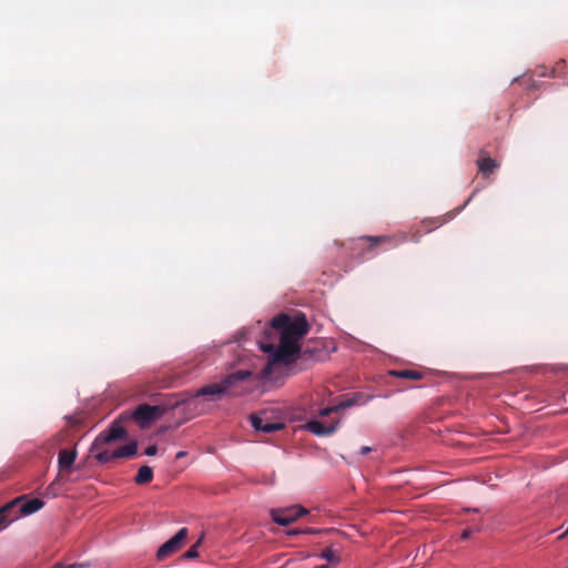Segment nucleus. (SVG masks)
Returning <instances> with one entry per match:
<instances>
[{
	"mask_svg": "<svg viewBox=\"0 0 568 568\" xmlns=\"http://www.w3.org/2000/svg\"><path fill=\"white\" fill-rule=\"evenodd\" d=\"M202 542V538H200L187 551L184 552L183 557L186 559H194L199 557L197 547Z\"/></svg>",
	"mask_w": 568,
	"mask_h": 568,
	"instance_id": "obj_18",
	"label": "nucleus"
},
{
	"mask_svg": "<svg viewBox=\"0 0 568 568\" xmlns=\"http://www.w3.org/2000/svg\"><path fill=\"white\" fill-rule=\"evenodd\" d=\"M409 240L413 241V242H418L419 241V235L414 233V234L410 235Z\"/></svg>",
	"mask_w": 568,
	"mask_h": 568,
	"instance_id": "obj_25",
	"label": "nucleus"
},
{
	"mask_svg": "<svg viewBox=\"0 0 568 568\" xmlns=\"http://www.w3.org/2000/svg\"><path fill=\"white\" fill-rule=\"evenodd\" d=\"M308 511L306 508L294 505L285 508H274L271 509L270 515L276 524L281 526H288L293 521L297 520L300 517L306 515Z\"/></svg>",
	"mask_w": 568,
	"mask_h": 568,
	"instance_id": "obj_6",
	"label": "nucleus"
},
{
	"mask_svg": "<svg viewBox=\"0 0 568 568\" xmlns=\"http://www.w3.org/2000/svg\"><path fill=\"white\" fill-rule=\"evenodd\" d=\"M23 499L24 497H17L0 507V531L22 516V513H20L19 503Z\"/></svg>",
	"mask_w": 568,
	"mask_h": 568,
	"instance_id": "obj_8",
	"label": "nucleus"
},
{
	"mask_svg": "<svg viewBox=\"0 0 568 568\" xmlns=\"http://www.w3.org/2000/svg\"><path fill=\"white\" fill-rule=\"evenodd\" d=\"M393 237V241L394 242V245H397V242H395V236H392Z\"/></svg>",
	"mask_w": 568,
	"mask_h": 568,
	"instance_id": "obj_32",
	"label": "nucleus"
},
{
	"mask_svg": "<svg viewBox=\"0 0 568 568\" xmlns=\"http://www.w3.org/2000/svg\"><path fill=\"white\" fill-rule=\"evenodd\" d=\"M104 446L105 445H100L98 449H93L92 447L90 449L92 453H95V459L100 464H106L118 458H132L138 452L136 442H131L130 444L121 446L113 452L105 449Z\"/></svg>",
	"mask_w": 568,
	"mask_h": 568,
	"instance_id": "obj_3",
	"label": "nucleus"
},
{
	"mask_svg": "<svg viewBox=\"0 0 568 568\" xmlns=\"http://www.w3.org/2000/svg\"><path fill=\"white\" fill-rule=\"evenodd\" d=\"M320 557L327 560L331 564H336L339 561V557L332 548H325Z\"/></svg>",
	"mask_w": 568,
	"mask_h": 568,
	"instance_id": "obj_17",
	"label": "nucleus"
},
{
	"mask_svg": "<svg viewBox=\"0 0 568 568\" xmlns=\"http://www.w3.org/2000/svg\"><path fill=\"white\" fill-rule=\"evenodd\" d=\"M565 64V60H561L559 63H558V67L559 65H564Z\"/></svg>",
	"mask_w": 568,
	"mask_h": 568,
	"instance_id": "obj_31",
	"label": "nucleus"
},
{
	"mask_svg": "<svg viewBox=\"0 0 568 568\" xmlns=\"http://www.w3.org/2000/svg\"><path fill=\"white\" fill-rule=\"evenodd\" d=\"M77 458L75 450L61 449L58 455V464L60 471L69 470Z\"/></svg>",
	"mask_w": 568,
	"mask_h": 568,
	"instance_id": "obj_13",
	"label": "nucleus"
},
{
	"mask_svg": "<svg viewBox=\"0 0 568 568\" xmlns=\"http://www.w3.org/2000/svg\"><path fill=\"white\" fill-rule=\"evenodd\" d=\"M556 72H557V68H554L552 71H551V75L555 77Z\"/></svg>",
	"mask_w": 568,
	"mask_h": 568,
	"instance_id": "obj_30",
	"label": "nucleus"
},
{
	"mask_svg": "<svg viewBox=\"0 0 568 568\" xmlns=\"http://www.w3.org/2000/svg\"><path fill=\"white\" fill-rule=\"evenodd\" d=\"M338 427V422L326 424L322 420H311L307 423L306 428L314 435L328 436L332 435Z\"/></svg>",
	"mask_w": 568,
	"mask_h": 568,
	"instance_id": "obj_9",
	"label": "nucleus"
},
{
	"mask_svg": "<svg viewBox=\"0 0 568 568\" xmlns=\"http://www.w3.org/2000/svg\"><path fill=\"white\" fill-rule=\"evenodd\" d=\"M20 497H24V499L19 503L22 516H30L42 509L44 506V501L40 498L30 499L28 495H21Z\"/></svg>",
	"mask_w": 568,
	"mask_h": 568,
	"instance_id": "obj_11",
	"label": "nucleus"
},
{
	"mask_svg": "<svg viewBox=\"0 0 568 568\" xmlns=\"http://www.w3.org/2000/svg\"><path fill=\"white\" fill-rule=\"evenodd\" d=\"M471 534V530L470 529H465L463 532H462V539H467Z\"/></svg>",
	"mask_w": 568,
	"mask_h": 568,
	"instance_id": "obj_22",
	"label": "nucleus"
},
{
	"mask_svg": "<svg viewBox=\"0 0 568 568\" xmlns=\"http://www.w3.org/2000/svg\"><path fill=\"white\" fill-rule=\"evenodd\" d=\"M123 420H128L126 413L122 414L111 426L100 433L92 443V448L98 449L100 445H108L119 439H124L128 435L125 428L121 425Z\"/></svg>",
	"mask_w": 568,
	"mask_h": 568,
	"instance_id": "obj_4",
	"label": "nucleus"
},
{
	"mask_svg": "<svg viewBox=\"0 0 568 568\" xmlns=\"http://www.w3.org/2000/svg\"><path fill=\"white\" fill-rule=\"evenodd\" d=\"M272 326L280 331V344L276 348L272 344L261 346L265 353L272 352V359L261 372L262 378L271 375L274 364H291L296 357L313 358L315 354L310 349L301 353L300 342L310 331L305 315L300 314L292 318L287 314H280L272 320Z\"/></svg>",
	"mask_w": 568,
	"mask_h": 568,
	"instance_id": "obj_1",
	"label": "nucleus"
},
{
	"mask_svg": "<svg viewBox=\"0 0 568 568\" xmlns=\"http://www.w3.org/2000/svg\"><path fill=\"white\" fill-rule=\"evenodd\" d=\"M302 531L305 532V534H315V532H317V530L312 529V528H308V529L302 530Z\"/></svg>",
	"mask_w": 568,
	"mask_h": 568,
	"instance_id": "obj_28",
	"label": "nucleus"
},
{
	"mask_svg": "<svg viewBox=\"0 0 568 568\" xmlns=\"http://www.w3.org/2000/svg\"><path fill=\"white\" fill-rule=\"evenodd\" d=\"M407 240H408V237H407V235H406V234H400V235H399V241H398V242H405V241H407Z\"/></svg>",
	"mask_w": 568,
	"mask_h": 568,
	"instance_id": "obj_27",
	"label": "nucleus"
},
{
	"mask_svg": "<svg viewBox=\"0 0 568 568\" xmlns=\"http://www.w3.org/2000/svg\"><path fill=\"white\" fill-rule=\"evenodd\" d=\"M163 408L160 406H151L148 404L139 405L131 414L126 413L128 419H134L140 424L141 428L148 427L152 422L160 418L163 414Z\"/></svg>",
	"mask_w": 568,
	"mask_h": 568,
	"instance_id": "obj_5",
	"label": "nucleus"
},
{
	"mask_svg": "<svg viewBox=\"0 0 568 568\" xmlns=\"http://www.w3.org/2000/svg\"><path fill=\"white\" fill-rule=\"evenodd\" d=\"M153 479V470L149 466H142L139 468L138 474L134 478L135 484L145 485Z\"/></svg>",
	"mask_w": 568,
	"mask_h": 568,
	"instance_id": "obj_14",
	"label": "nucleus"
},
{
	"mask_svg": "<svg viewBox=\"0 0 568 568\" xmlns=\"http://www.w3.org/2000/svg\"><path fill=\"white\" fill-rule=\"evenodd\" d=\"M156 453H158L156 445H151V446L146 447V449L144 450V454L148 456H154V455H156Z\"/></svg>",
	"mask_w": 568,
	"mask_h": 568,
	"instance_id": "obj_21",
	"label": "nucleus"
},
{
	"mask_svg": "<svg viewBox=\"0 0 568 568\" xmlns=\"http://www.w3.org/2000/svg\"><path fill=\"white\" fill-rule=\"evenodd\" d=\"M317 568H333V566L329 562V564H326V565H321Z\"/></svg>",
	"mask_w": 568,
	"mask_h": 568,
	"instance_id": "obj_29",
	"label": "nucleus"
},
{
	"mask_svg": "<svg viewBox=\"0 0 568 568\" xmlns=\"http://www.w3.org/2000/svg\"><path fill=\"white\" fill-rule=\"evenodd\" d=\"M252 373L247 369H240L225 376L220 383H212L201 387L196 396L219 398L222 395L239 396L243 393L240 383L250 378Z\"/></svg>",
	"mask_w": 568,
	"mask_h": 568,
	"instance_id": "obj_2",
	"label": "nucleus"
},
{
	"mask_svg": "<svg viewBox=\"0 0 568 568\" xmlns=\"http://www.w3.org/2000/svg\"><path fill=\"white\" fill-rule=\"evenodd\" d=\"M302 532H303L302 530L293 529V530L288 531V535H298V534H302Z\"/></svg>",
	"mask_w": 568,
	"mask_h": 568,
	"instance_id": "obj_26",
	"label": "nucleus"
},
{
	"mask_svg": "<svg viewBox=\"0 0 568 568\" xmlns=\"http://www.w3.org/2000/svg\"><path fill=\"white\" fill-rule=\"evenodd\" d=\"M478 171L484 175L488 176L499 166L496 160L491 159L486 151L481 150L479 159L477 161Z\"/></svg>",
	"mask_w": 568,
	"mask_h": 568,
	"instance_id": "obj_12",
	"label": "nucleus"
},
{
	"mask_svg": "<svg viewBox=\"0 0 568 568\" xmlns=\"http://www.w3.org/2000/svg\"><path fill=\"white\" fill-rule=\"evenodd\" d=\"M366 240L371 242V247H374L379 243H384V242L392 243L393 237H390V236H368V237H366Z\"/></svg>",
	"mask_w": 568,
	"mask_h": 568,
	"instance_id": "obj_19",
	"label": "nucleus"
},
{
	"mask_svg": "<svg viewBox=\"0 0 568 568\" xmlns=\"http://www.w3.org/2000/svg\"><path fill=\"white\" fill-rule=\"evenodd\" d=\"M368 452H371V447H368V446H363V447L361 448V454H362V455L367 454Z\"/></svg>",
	"mask_w": 568,
	"mask_h": 568,
	"instance_id": "obj_23",
	"label": "nucleus"
},
{
	"mask_svg": "<svg viewBox=\"0 0 568 568\" xmlns=\"http://www.w3.org/2000/svg\"><path fill=\"white\" fill-rule=\"evenodd\" d=\"M184 456H186V452L181 450V452H179V453L176 454L175 458H176V459H180V458H183Z\"/></svg>",
	"mask_w": 568,
	"mask_h": 568,
	"instance_id": "obj_24",
	"label": "nucleus"
},
{
	"mask_svg": "<svg viewBox=\"0 0 568 568\" xmlns=\"http://www.w3.org/2000/svg\"><path fill=\"white\" fill-rule=\"evenodd\" d=\"M187 534H189L187 528H185V527L181 528L172 538H170L168 541H165L158 549L156 558L159 560H164L169 556H171L172 554L178 551L182 547L184 540L186 539Z\"/></svg>",
	"mask_w": 568,
	"mask_h": 568,
	"instance_id": "obj_7",
	"label": "nucleus"
},
{
	"mask_svg": "<svg viewBox=\"0 0 568 568\" xmlns=\"http://www.w3.org/2000/svg\"><path fill=\"white\" fill-rule=\"evenodd\" d=\"M87 567V565L84 564H71V565H65V564H62V562H58L54 565L53 568H84Z\"/></svg>",
	"mask_w": 568,
	"mask_h": 568,
	"instance_id": "obj_20",
	"label": "nucleus"
},
{
	"mask_svg": "<svg viewBox=\"0 0 568 568\" xmlns=\"http://www.w3.org/2000/svg\"><path fill=\"white\" fill-rule=\"evenodd\" d=\"M355 399H346V400H343L341 403H338L337 405L335 406H331V407H325L323 409L320 410V416L322 417H325V416H328L329 414L332 413H337L342 409H345L347 407H351L355 404Z\"/></svg>",
	"mask_w": 568,
	"mask_h": 568,
	"instance_id": "obj_15",
	"label": "nucleus"
},
{
	"mask_svg": "<svg viewBox=\"0 0 568 568\" xmlns=\"http://www.w3.org/2000/svg\"><path fill=\"white\" fill-rule=\"evenodd\" d=\"M250 420H251L252 426L256 430H261V432L266 433V434H271V433H274V432L280 430V429L283 428V424H281V423H272V422L265 420V419H263L262 417H260V416H257L255 414H252L250 416Z\"/></svg>",
	"mask_w": 568,
	"mask_h": 568,
	"instance_id": "obj_10",
	"label": "nucleus"
},
{
	"mask_svg": "<svg viewBox=\"0 0 568 568\" xmlns=\"http://www.w3.org/2000/svg\"><path fill=\"white\" fill-rule=\"evenodd\" d=\"M392 375L398 377V378H405V379H420L423 377V373L416 369H398L393 371Z\"/></svg>",
	"mask_w": 568,
	"mask_h": 568,
	"instance_id": "obj_16",
	"label": "nucleus"
}]
</instances>
